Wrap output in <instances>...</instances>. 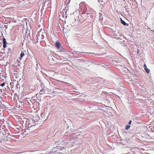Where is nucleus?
<instances>
[{"instance_id":"9","label":"nucleus","mask_w":154,"mask_h":154,"mask_svg":"<svg viewBox=\"0 0 154 154\" xmlns=\"http://www.w3.org/2000/svg\"><path fill=\"white\" fill-rule=\"evenodd\" d=\"M130 127V125H127L125 127V129L126 130H128Z\"/></svg>"},{"instance_id":"3","label":"nucleus","mask_w":154,"mask_h":154,"mask_svg":"<svg viewBox=\"0 0 154 154\" xmlns=\"http://www.w3.org/2000/svg\"><path fill=\"white\" fill-rule=\"evenodd\" d=\"M121 23L124 25H125L128 26L129 25V24L126 23L124 20H123L121 18H120Z\"/></svg>"},{"instance_id":"6","label":"nucleus","mask_w":154,"mask_h":154,"mask_svg":"<svg viewBox=\"0 0 154 154\" xmlns=\"http://www.w3.org/2000/svg\"><path fill=\"white\" fill-rule=\"evenodd\" d=\"M57 50L59 51L64 52L65 51V49L63 48L62 46L61 47H59V48H57Z\"/></svg>"},{"instance_id":"16","label":"nucleus","mask_w":154,"mask_h":154,"mask_svg":"<svg viewBox=\"0 0 154 154\" xmlns=\"http://www.w3.org/2000/svg\"><path fill=\"white\" fill-rule=\"evenodd\" d=\"M131 122H132V121L131 120H130L128 123V125H130L131 124Z\"/></svg>"},{"instance_id":"11","label":"nucleus","mask_w":154,"mask_h":154,"mask_svg":"<svg viewBox=\"0 0 154 154\" xmlns=\"http://www.w3.org/2000/svg\"><path fill=\"white\" fill-rule=\"evenodd\" d=\"M145 71H146V72L148 73H149L150 72V70L149 69H148L147 68H145L144 69Z\"/></svg>"},{"instance_id":"7","label":"nucleus","mask_w":154,"mask_h":154,"mask_svg":"<svg viewBox=\"0 0 154 154\" xmlns=\"http://www.w3.org/2000/svg\"><path fill=\"white\" fill-rule=\"evenodd\" d=\"M3 43V47L4 48H5L6 47V45L7 44V42H2Z\"/></svg>"},{"instance_id":"21","label":"nucleus","mask_w":154,"mask_h":154,"mask_svg":"<svg viewBox=\"0 0 154 154\" xmlns=\"http://www.w3.org/2000/svg\"><path fill=\"white\" fill-rule=\"evenodd\" d=\"M0 104H1V105L2 106H4V105H3V104H2V103H1V102H0Z\"/></svg>"},{"instance_id":"15","label":"nucleus","mask_w":154,"mask_h":154,"mask_svg":"<svg viewBox=\"0 0 154 154\" xmlns=\"http://www.w3.org/2000/svg\"><path fill=\"white\" fill-rule=\"evenodd\" d=\"M2 40H3V42H6V39L4 38H3Z\"/></svg>"},{"instance_id":"27","label":"nucleus","mask_w":154,"mask_h":154,"mask_svg":"<svg viewBox=\"0 0 154 154\" xmlns=\"http://www.w3.org/2000/svg\"><path fill=\"white\" fill-rule=\"evenodd\" d=\"M68 10V9H66V12Z\"/></svg>"},{"instance_id":"19","label":"nucleus","mask_w":154,"mask_h":154,"mask_svg":"<svg viewBox=\"0 0 154 154\" xmlns=\"http://www.w3.org/2000/svg\"><path fill=\"white\" fill-rule=\"evenodd\" d=\"M73 52H74L75 53H77L78 52L77 51H73Z\"/></svg>"},{"instance_id":"22","label":"nucleus","mask_w":154,"mask_h":154,"mask_svg":"<svg viewBox=\"0 0 154 154\" xmlns=\"http://www.w3.org/2000/svg\"><path fill=\"white\" fill-rule=\"evenodd\" d=\"M139 50H137V54H139Z\"/></svg>"},{"instance_id":"5","label":"nucleus","mask_w":154,"mask_h":154,"mask_svg":"<svg viewBox=\"0 0 154 154\" xmlns=\"http://www.w3.org/2000/svg\"><path fill=\"white\" fill-rule=\"evenodd\" d=\"M46 91V90L44 88L41 89L39 91V94H43Z\"/></svg>"},{"instance_id":"14","label":"nucleus","mask_w":154,"mask_h":154,"mask_svg":"<svg viewBox=\"0 0 154 154\" xmlns=\"http://www.w3.org/2000/svg\"><path fill=\"white\" fill-rule=\"evenodd\" d=\"M5 85V83L4 82L2 83V84H1L0 85V86H1L2 87H3Z\"/></svg>"},{"instance_id":"12","label":"nucleus","mask_w":154,"mask_h":154,"mask_svg":"<svg viewBox=\"0 0 154 154\" xmlns=\"http://www.w3.org/2000/svg\"><path fill=\"white\" fill-rule=\"evenodd\" d=\"M40 86L42 88L44 87V83L43 82H41Z\"/></svg>"},{"instance_id":"8","label":"nucleus","mask_w":154,"mask_h":154,"mask_svg":"<svg viewBox=\"0 0 154 154\" xmlns=\"http://www.w3.org/2000/svg\"><path fill=\"white\" fill-rule=\"evenodd\" d=\"M24 55V52L23 51H22L20 54V56L21 57V58H22Z\"/></svg>"},{"instance_id":"18","label":"nucleus","mask_w":154,"mask_h":154,"mask_svg":"<svg viewBox=\"0 0 154 154\" xmlns=\"http://www.w3.org/2000/svg\"><path fill=\"white\" fill-rule=\"evenodd\" d=\"M144 69L146 68H147V67H146V64H144Z\"/></svg>"},{"instance_id":"23","label":"nucleus","mask_w":154,"mask_h":154,"mask_svg":"<svg viewBox=\"0 0 154 154\" xmlns=\"http://www.w3.org/2000/svg\"><path fill=\"white\" fill-rule=\"evenodd\" d=\"M100 1L102 2V1H100V0H98V2L100 3Z\"/></svg>"},{"instance_id":"1","label":"nucleus","mask_w":154,"mask_h":154,"mask_svg":"<svg viewBox=\"0 0 154 154\" xmlns=\"http://www.w3.org/2000/svg\"><path fill=\"white\" fill-rule=\"evenodd\" d=\"M86 11H87L86 8H84L83 10L82 13H80V14L82 15H80L78 17V20L81 22H83L88 17L87 15L86 14Z\"/></svg>"},{"instance_id":"24","label":"nucleus","mask_w":154,"mask_h":154,"mask_svg":"<svg viewBox=\"0 0 154 154\" xmlns=\"http://www.w3.org/2000/svg\"><path fill=\"white\" fill-rule=\"evenodd\" d=\"M102 17V16H100V17H99V18H100V19H101Z\"/></svg>"},{"instance_id":"20","label":"nucleus","mask_w":154,"mask_h":154,"mask_svg":"<svg viewBox=\"0 0 154 154\" xmlns=\"http://www.w3.org/2000/svg\"><path fill=\"white\" fill-rule=\"evenodd\" d=\"M88 54H94V53H88Z\"/></svg>"},{"instance_id":"10","label":"nucleus","mask_w":154,"mask_h":154,"mask_svg":"<svg viewBox=\"0 0 154 154\" xmlns=\"http://www.w3.org/2000/svg\"><path fill=\"white\" fill-rule=\"evenodd\" d=\"M26 35H27V36H28V37H27L28 38H29V37L30 38V37H31V36L30 35H29V34H30V32H29V31H26Z\"/></svg>"},{"instance_id":"28","label":"nucleus","mask_w":154,"mask_h":154,"mask_svg":"<svg viewBox=\"0 0 154 154\" xmlns=\"http://www.w3.org/2000/svg\"><path fill=\"white\" fill-rule=\"evenodd\" d=\"M100 12H102V11H100Z\"/></svg>"},{"instance_id":"13","label":"nucleus","mask_w":154,"mask_h":154,"mask_svg":"<svg viewBox=\"0 0 154 154\" xmlns=\"http://www.w3.org/2000/svg\"><path fill=\"white\" fill-rule=\"evenodd\" d=\"M38 38H37V37H36L34 39V41L35 42H38Z\"/></svg>"},{"instance_id":"4","label":"nucleus","mask_w":154,"mask_h":154,"mask_svg":"<svg viewBox=\"0 0 154 154\" xmlns=\"http://www.w3.org/2000/svg\"><path fill=\"white\" fill-rule=\"evenodd\" d=\"M86 14L87 15L88 17H90L91 18H92L93 17V14L92 13H88V12L86 11Z\"/></svg>"},{"instance_id":"26","label":"nucleus","mask_w":154,"mask_h":154,"mask_svg":"<svg viewBox=\"0 0 154 154\" xmlns=\"http://www.w3.org/2000/svg\"><path fill=\"white\" fill-rule=\"evenodd\" d=\"M34 121L35 122H38V121L36 119H35V120H34Z\"/></svg>"},{"instance_id":"17","label":"nucleus","mask_w":154,"mask_h":154,"mask_svg":"<svg viewBox=\"0 0 154 154\" xmlns=\"http://www.w3.org/2000/svg\"><path fill=\"white\" fill-rule=\"evenodd\" d=\"M37 80H38V81L40 82H41V80L40 79H39V78H38V79H37Z\"/></svg>"},{"instance_id":"2","label":"nucleus","mask_w":154,"mask_h":154,"mask_svg":"<svg viewBox=\"0 0 154 154\" xmlns=\"http://www.w3.org/2000/svg\"><path fill=\"white\" fill-rule=\"evenodd\" d=\"M55 46L56 48L57 49L59 48V47H61V46H62L60 42H57L55 43Z\"/></svg>"},{"instance_id":"25","label":"nucleus","mask_w":154,"mask_h":154,"mask_svg":"<svg viewBox=\"0 0 154 154\" xmlns=\"http://www.w3.org/2000/svg\"><path fill=\"white\" fill-rule=\"evenodd\" d=\"M99 14H100V16H102V14H101V13H100Z\"/></svg>"}]
</instances>
